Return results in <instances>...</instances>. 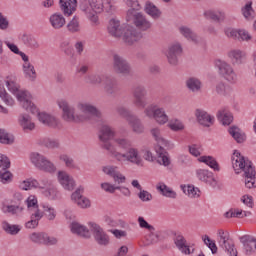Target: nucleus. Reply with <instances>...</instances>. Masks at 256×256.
Listing matches in <instances>:
<instances>
[{
  "label": "nucleus",
  "instance_id": "nucleus-58",
  "mask_svg": "<svg viewBox=\"0 0 256 256\" xmlns=\"http://www.w3.org/2000/svg\"><path fill=\"white\" fill-rule=\"evenodd\" d=\"M116 113L123 119H126L127 122L135 115L131 113L130 110L125 106H118L116 108Z\"/></svg>",
  "mask_w": 256,
  "mask_h": 256
},
{
  "label": "nucleus",
  "instance_id": "nucleus-62",
  "mask_svg": "<svg viewBox=\"0 0 256 256\" xmlns=\"http://www.w3.org/2000/svg\"><path fill=\"white\" fill-rule=\"evenodd\" d=\"M59 159L65 164V167H67L68 169H75L76 165L73 157L67 154H62L59 156Z\"/></svg>",
  "mask_w": 256,
  "mask_h": 256
},
{
  "label": "nucleus",
  "instance_id": "nucleus-26",
  "mask_svg": "<svg viewBox=\"0 0 256 256\" xmlns=\"http://www.w3.org/2000/svg\"><path fill=\"white\" fill-rule=\"evenodd\" d=\"M240 243H242L244 247V251L246 255H251L256 251V239L251 235H244L240 237Z\"/></svg>",
  "mask_w": 256,
  "mask_h": 256
},
{
  "label": "nucleus",
  "instance_id": "nucleus-8",
  "mask_svg": "<svg viewBox=\"0 0 256 256\" xmlns=\"http://www.w3.org/2000/svg\"><path fill=\"white\" fill-rule=\"evenodd\" d=\"M30 161L39 171H44L45 173H55L57 171L55 164L38 152H32L30 154Z\"/></svg>",
  "mask_w": 256,
  "mask_h": 256
},
{
  "label": "nucleus",
  "instance_id": "nucleus-34",
  "mask_svg": "<svg viewBox=\"0 0 256 256\" xmlns=\"http://www.w3.org/2000/svg\"><path fill=\"white\" fill-rule=\"evenodd\" d=\"M156 153L158 155L157 163H159V165H163L164 167H169V165H171L169 154L163 146H159L158 149H156Z\"/></svg>",
  "mask_w": 256,
  "mask_h": 256
},
{
  "label": "nucleus",
  "instance_id": "nucleus-49",
  "mask_svg": "<svg viewBox=\"0 0 256 256\" xmlns=\"http://www.w3.org/2000/svg\"><path fill=\"white\" fill-rule=\"evenodd\" d=\"M243 17L247 21H253L255 19V10H253V2H248L241 9Z\"/></svg>",
  "mask_w": 256,
  "mask_h": 256
},
{
  "label": "nucleus",
  "instance_id": "nucleus-64",
  "mask_svg": "<svg viewBox=\"0 0 256 256\" xmlns=\"http://www.w3.org/2000/svg\"><path fill=\"white\" fill-rule=\"evenodd\" d=\"M13 178V174H11L7 168H4L0 171V181L1 183H11V179Z\"/></svg>",
  "mask_w": 256,
  "mask_h": 256
},
{
  "label": "nucleus",
  "instance_id": "nucleus-4",
  "mask_svg": "<svg viewBox=\"0 0 256 256\" xmlns=\"http://www.w3.org/2000/svg\"><path fill=\"white\" fill-rule=\"evenodd\" d=\"M108 155L116 161H129L133 165H141V156H139V150L136 148L130 147L126 150V153H121L117 151V148L114 145L106 144Z\"/></svg>",
  "mask_w": 256,
  "mask_h": 256
},
{
  "label": "nucleus",
  "instance_id": "nucleus-14",
  "mask_svg": "<svg viewBox=\"0 0 256 256\" xmlns=\"http://www.w3.org/2000/svg\"><path fill=\"white\" fill-rule=\"evenodd\" d=\"M216 67L219 75L224 77L226 81H237V74L235 73V70H233V66H231V64L223 60H216Z\"/></svg>",
  "mask_w": 256,
  "mask_h": 256
},
{
  "label": "nucleus",
  "instance_id": "nucleus-31",
  "mask_svg": "<svg viewBox=\"0 0 256 256\" xmlns=\"http://www.w3.org/2000/svg\"><path fill=\"white\" fill-rule=\"evenodd\" d=\"M38 120L47 127H52L53 129L59 127V120L46 112H39Z\"/></svg>",
  "mask_w": 256,
  "mask_h": 256
},
{
  "label": "nucleus",
  "instance_id": "nucleus-44",
  "mask_svg": "<svg viewBox=\"0 0 256 256\" xmlns=\"http://www.w3.org/2000/svg\"><path fill=\"white\" fill-rule=\"evenodd\" d=\"M21 41L25 47H29V49H39V42L37 39L29 34H23L21 37Z\"/></svg>",
  "mask_w": 256,
  "mask_h": 256
},
{
  "label": "nucleus",
  "instance_id": "nucleus-11",
  "mask_svg": "<svg viewBox=\"0 0 256 256\" xmlns=\"http://www.w3.org/2000/svg\"><path fill=\"white\" fill-rule=\"evenodd\" d=\"M112 69L116 75H123L124 77L131 75V64L119 54H113Z\"/></svg>",
  "mask_w": 256,
  "mask_h": 256
},
{
  "label": "nucleus",
  "instance_id": "nucleus-61",
  "mask_svg": "<svg viewBox=\"0 0 256 256\" xmlns=\"http://www.w3.org/2000/svg\"><path fill=\"white\" fill-rule=\"evenodd\" d=\"M124 3L129 7L126 13H129L130 11L139 13V11H141V4L139 3V0H124Z\"/></svg>",
  "mask_w": 256,
  "mask_h": 256
},
{
  "label": "nucleus",
  "instance_id": "nucleus-23",
  "mask_svg": "<svg viewBox=\"0 0 256 256\" xmlns=\"http://www.w3.org/2000/svg\"><path fill=\"white\" fill-rule=\"evenodd\" d=\"M195 117L199 125H202L203 127H211L215 121V118L203 109H196Z\"/></svg>",
  "mask_w": 256,
  "mask_h": 256
},
{
  "label": "nucleus",
  "instance_id": "nucleus-55",
  "mask_svg": "<svg viewBox=\"0 0 256 256\" xmlns=\"http://www.w3.org/2000/svg\"><path fill=\"white\" fill-rule=\"evenodd\" d=\"M150 133L157 143H160V145H167V140L163 138V134H161V129H159V127L152 128Z\"/></svg>",
  "mask_w": 256,
  "mask_h": 256
},
{
  "label": "nucleus",
  "instance_id": "nucleus-24",
  "mask_svg": "<svg viewBox=\"0 0 256 256\" xmlns=\"http://www.w3.org/2000/svg\"><path fill=\"white\" fill-rule=\"evenodd\" d=\"M103 173L112 177L115 183H118V185H121V183H125V181H127V178L123 176L121 172H119L117 166H105L103 168Z\"/></svg>",
  "mask_w": 256,
  "mask_h": 256
},
{
  "label": "nucleus",
  "instance_id": "nucleus-3",
  "mask_svg": "<svg viewBox=\"0 0 256 256\" xmlns=\"http://www.w3.org/2000/svg\"><path fill=\"white\" fill-rule=\"evenodd\" d=\"M6 87L8 91L13 93L17 100L21 103L23 109L30 111L33 115L37 113V106L31 102V94L27 91H20L19 84H17V77L7 76L6 78Z\"/></svg>",
  "mask_w": 256,
  "mask_h": 256
},
{
  "label": "nucleus",
  "instance_id": "nucleus-54",
  "mask_svg": "<svg viewBox=\"0 0 256 256\" xmlns=\"http://www.w3.org/2000/svg\"><path fill=\"white\" fill-rule=\"evenodd\" d=\"M0 143H2V145H13V143H15V137L7 133V130L0 129Z\"/></svg>",
  "mask_w": 256,
  "mask_h": 256
},
{
  "label": "nucleus",
  "instance_id": "nucleus-1",
  "mask_svg": "<svg viewBox=\"0 0 256 256\" xmlns=\"http://www.w3.org/2000/svg\"><path fill=\"white\" fill-rule=\"evenodd\" d=\"M232 165L235 170H243L247 189H253L256 187L255 167H253V163L249 161V159H246L240 152L235 150L232 156Z\"/></svg>",
  "mask_w": 256,
  "mask_h": 256
},
{
  "label": "nucleus",
  "instance_id": "nucleus-10",
  "mask_svg": "<svg viewBox=\"0 0 256 256\" xmlns=\"http://www.w3.org/2000/svg\"><path fill=\"white\" fill-rule=\"evenodd\" d=\"M144 114L148 119H154L159 125H165L169 121V116L165 112V108H160L155 104H151L144 109Z\"/></svg>",
  "mask_w": 256,
  "mask_h": 256
},
{
  "label": "nucleus",
  "instance_id": "nucleus-56",
  "mask_svg": "<svg viewBox=\"0 0 256 256\" xmlns=\"http://www.w3.org/2000/svg\"><path fill=\"white\" fill-rule=\"evenodd\" d=\"M105 75L103 74H90L87 76L88 79V83H90V85H101V83H103V81L105 82Z\"/></svg>",
  "mask_w": 256,
  "mask_h": 256
},
{
  "label": "nucleus",
  "instance_id": "nucleus-30",
  "mask_svg": "<svg viewBox=\"0 0 256 256\" xmlns=\"http://www.w3.org/2000/svg\"><path fill=\"white\" fill-rule=\"evenodd\" d=\"M60 8L66 17L77 11V0H60Z\"/></svg>",
  "mask_w": 256,
  "mask_h": 256
},
{
  "label": "nucleus",
  "instance_id": "nucleus-46",
  "mask_svg": "<svg viewBox=\"0 0 256 256\" xmlns=\"http://www.w3.org/2000/svg\"><path fill=\"white\" fill-rule=\"evenodd\" d=\"M2 229L7 233V235H19L21 231V226L17 224H10L7 221L2 222Z\"/></svg>",
  "mask_w": 256,
  "mask_h": 256
},
{
  "label": "nucleus",
  "instance_id": "nucleus-63",
  "mask_svg": "<svg viewBox=\"0 0 256 256\" xmlns=\"http://www.w3.org/2000/svg\"><path fill=\"white\" fill-rule=\"evenodd\" d=\"M138 199L143 203H149V201H153V195L147 190H140L138 193Z\"/></svg>",
  "mask_w": 256,
  "mask_h": 256
},
{
  "label": "nucleus",
  "instance_id": "nucleus-9",
  "mask_svg": "<svg viewBox=\"0 0 256 256\" xmlns=\"http://www.w3.org/2000/svg\"><path fill=\"white\" fill-rule=\"evenodd\" d=\"M218 245L227 255L229 256H237V248H235V242L231 239V235L228 231H224L223 229L218 230Z\"/></svg>",
  "mask_w": 256,
  "mask_h": 256
},
{
  "label": "nucleus",
  "instance_id": "nucleus-36",
  "mask_svg": "<svg viewBox=\"0 0 256 256\" xmlns=\"http://www.w3.org/2000/svg\"><path fill=\"white\" fill-rule=\"evenodd\" d=\"M40 206L43 209V211H41L42 217H46V219L48 221H55V219L57 217V210H55V208H53V206H51L47 203H42V204H40Z\"/></svg>",
  "mask_w": 256,
  "mask_h": 256
},
{
  "label": "nucleus",
  "instance_id": "nucleus-29",
  "mask_svg": "<svg viewBox=\"0 0 256 256\" xmlns=\"http://www.w3.org/2000/svg\"><path fill=\"white\" fill-rule=\"evenodd\" d=\"M174 243L177 249H179L181 253H184V255H191L194 251V249L191 251V248L187 245V240L181 234H175Z\"/></svg>",
  "mask_w": 256,
  "mask_h": 256
},
{
  "label": "nucleus",
  "instance_id": "nucleus-19",
  "mask_svg": "<svg viewBox=\"0 0 256 256\" xmlns=\"http://www.w3.org/2000/svg\"><path fill=\"white\" fill-rule=\"evenodd\" d=\"M125 27H127V25H121V21L112 18L108 23L107 31L109 35H111V37H115V39H120V37H123Z\"/></svg>",
  "mask_w": 256,
  "mask_h": 256
},
{
  "label": "nucleus",
  "instance_id": "nucleus-57",
  "mask_svg": "<svg viewBox=\"0 0 256 256\" xmlns=\"http://www.w3.org/2000/svg\"><path fill=\"white\" fill-rule=\"evenodd\" d=\"M114 143H116V147L122 149V151H128L131 148V141L127 138H116Z\"/></svg>",
  "mask_w": 256,
  "mask_h": 256
},
{
  "label": "nucleus",
  "instance_id": "nucleus-45",
  "mask_svg": "<svg viewBox=\"0 0 256 256\" xmlns=\"http://www.w3.org/2000/svg\"><path fill=\"white\" fill-rule=\"evenodd\" d=\"M215 92L221 97H229L233 93V89L227 86L224 82H219L215 86Z\"/></svg>",
  "mask_w": 256,
  "mask_h": 256
},
{
  "label": "nucleus",
  "instance_id": "nucleus-12",
  "mask_svg": "<svg viewBox=\"0 0 256 256\" xmlns=\"http://www.w3.org/2000/svg\"><path fill=\"white\" fill-rule=\"evenodd\" d=\"M133 105L138 109H147V88L144 85H137L133 88Z\"/></svg>",
  "mask_w": 256,
  "mask_h": 256
},
{
  "label": "nucleus",
  "instance_id": "nucleus-39",
  "mask_svg": "<svg viewBox=\"0 0 256 256\" xmlns=\"http://www.w3.org/2000/svg\"><path fill=\"white\" fill-rule=\"evenodd\" d=\"M185 85L188 90L191 91V93H199L201 91L202 83L199 78L196 77H190L186 80Z\"/></svg>",
  "mask_w": 256,
  "mask_h": 256
},
{
  "label": "nucleus",
  "instance_id": "nucleus-35",
  "mask_svg": "<svg viewBox=\"0 0 256 256\" xmlns=\"http://www.w3.org/2000/svg\"><path fill=\"white\" fill-rule=\"evenodd\" d=\"M179 33L182 35V37H185L187 41H192V43H199V38L197 37V34L193 32V30L187 26H180L179 27Z\"/></svg>",
  "mask_w": 256,
  "mask_h": 256
},
{
  "label": "nucleus",
  "instance_id": "nucleus-20",
  "mask_svg": "<svg viewBox=\"0 0 256 256\" xmlns=\"http://www.w3.org/2000/svg\"><path fill=\"white\" fill-rule=\"evenodd\" d=\"M103 91L108 97H115L119 91V82L111 76H105Z\"/></svg>",
  "mask_w": 256,
  "mask_h": 256
},
{
  "label": "nucleus",
  "instance_id": "nucleus-40",
  "mask_svg": "<svg viewBox=\"0 0 256 256\" xmlns=\"http://www.w3.org/2000/svg\"><path fill=\"white\" fill-rule=\"evenodd\" d=\"M217 119L222 125H231L233 123V114L227 109H221L217 113Z\"/></svg>",
  "mask_w": 256,
  "mask_h": 256
},
{
  "label": "nucleus",
  "instance_id": "nucleus-50",
  "mask_svg": "<svg viewBox=\"0 0 256 256\" xmlns=\"http://www.w3.org/2000/svg\"><path fill=\"white\" fill-rule=\"evenodd\" d=\"M145 13H147V15H149L152 19H155V20L161 17V10H159L157 6L151 3H146Z\"/></svg>",
  "mask_w": 256,
  "mask_h": 256
},
{
  "label": "nucleus",
  "instance_id": "nucleus-33",
  "mask_svg": "<svg viewBox=\"0 0 256 256\" xmlns=\"http://www.w3.org/2000/svg\"><path fill=\"white\" fill-rule=\"evenodd\" d=\"M157 191L163 195V197H168L169 199H177V192L169 188L167 184L159 182L156 185Z\"/></svg>",
  "mask_w": 256,
  "mask_h": 256
},
{
  "label": "nucleus",
  "instance_id": "nucleus-27",
  "mask_svg": "<svg viewBox=\"0 0 256 256\" xmlns=\"http://www.w3.org/2000/svg\"><path fill=\"white\" fill-rule=\"evenodd\" d=\"M70 231L74 235H78L79 237H84L85 239H89V237H91V232L89 231V229H87L85 225H82L77 221H73L70 224Z\"/></svg>",
  "mask_w": 256,
  "mask_h": 256
},
{
  "label": "nucleus",
  "instance_id": "nucleus-6",
  "mask_svg": "<svg viewBox=\"0 0 256 256\" xmlns=\"http://www.w3.org/2000/svg\"><path fill=\"white\" fill-rule=\"evenodd\" d=\"M126 21L134 25L135 29L140 33L150 31L153 27V23L147 19V16L143 12L130 11L126 13Z\"/></svg>",
  "mask_w": 256,
  "mask_h": 256
},
{
  "label": "nucleus",
  "instance_id": "nucleus-17",
  "mask_svg": "<svg viewBox=\"0 0 256 256\" xmlns=\"http://www.w3.org/2000/svg\"><path fill=\"white\" fill-rule=\"evenodd\" d=\"M115 138V128L109 126V125H103L100 129L99 139L101 141V147L102 149H105L107 151V148L105 145H113L111 144V139Z\"/></svg>",
  "mask_w": 256,
  "mask_h": 256
},
{
  "label": "nucleus",
  "instance_id": "nucleus-59",
  "mask_svg": "<svg viewBox=\"0 0 256 256\" xmlns=\"http://www.w3.org/2000/svg\"><path fill=\"white\" fill-rule=\"evenodd\" d=\"M29 239L32 243H36V245H44L45 232H34L29 236Z\"/></svg>",
  "mask_w": 256,
  "mask_h": 256
},
{
  "label": "nucleus",
  "instance_id": "nucleus-7",
  "mask_svg": "<svg viewBox=\"0 0 256 256\" xmlns=\"http://www.w3.org/2000/svg\"><path fill=\"white\" fill-rule=\"evenodd\" d=\"M30 161L39 171H44L45 173H55L57 171L55 164L38 152H32L30 154Z\"/></svg>",
  "mask_w": 256,
  "mask_h": 256
},
{
  "label": "nucleus",
  "instance_id": "nucleus-21",
  "mask_svg": "<svg viewBox=\"0 0 256 256\" xmlns=\"http://www.w3.org/2000/svg\"><path fill=\"white\" fill-rule=\"evenodd\" d=\"M228 58L232 65H245L247 63V53L239 49H233L228 52Z\"/></svg>",
  "mask_w": 256,
  "mask_h": 256
},
{
  "label": "nucleus",
  "instance_id": "nucleus-25",
  "mask_svg": "<svg viewBox=\"0 0 256 256\" xmlns=\"http://www.w3.org/2000/svg\"><path fill=\"white\" fill-rule=\"evenodd\" d=\"M81 193H83V189L78 188L74 193L71 195L72 201L81 207L82 209H87L91 207V201L84 197Z\"/></svg>",
  "mask_w": 256,
  "mask_h": 256
},
{
  "label": "nucleus",
  "instance_id": "nucleus-42",
  "mask_svg": "<svg viewBox=\"0 0 256 256\" xmlns=\"http://www.w3.org/2000/svg\"><path fill=\"white\" fill-rule=\"evenodd\" d=\"M30 215V221L26 222L25 227L26 229H36L39 226V221L43 219V213L37 210V212H32Z\"/></svg>",
  "mask_w": 256,
  "mask_h": 256
},
{
  "label": "nucleus",
  "instance_id": "nucleus-38",
  "mask_svg": "<svg viewBox=\"0 0 256 256\" xmlns=\"http://www.w3.org/2000/svg\"><path fill=\"white\" fill-rule=\"evenodd\" d=\"M128 124L132 128V131L134 133H137V135H141V133H144L145 126H143V122H141V118H138L137 115H134L129 121Z\"/></svg>",
  "mask_w": 256,
  "mask_h": 256
},
{
  "label": "nucleus",
  "instance_id": "nucleus-22",
  "mask_svg": "<svg viewBox=\"0 0 256 256\" xmlns=\"http://www.w3.org/2000/svg\"><path fill=\"white\" fill-rule=\"evenodd\" d=\"M58 181L66 191H73L75 189V180L66 171H58Z\"/></svg>",
  "mask_w": 256,
  "mask_h": 256
},
{
  "label": "nucleus",
  "instance_id": "nucleus-51",
  "mask_svg": "<svg viewBox=\"0 0 256 256\" xmlns=\"http://www.w3.org/2000/svg\"><path fill=\"white\" fill-rule=\"evenodd\" d=\"M0 98L6 105H9L10 107H13L15 104V100L11 98V96L7 93L5 90V86L3 85V81L0 80Z\"/></svg>",
  "mask_w": 256,
  "mask_h": 256
},
{
  "label": "nucleus",
  "instance_id": "nucleus-53",
  "mask_svg": "<svg viewBox=\"0 0 256 256\" xmlns=\"http://www.w3.org/2000/svg\"><path fill=\"white\" fill-rule=\"evenodd\" d=\"M199 161L200 163H205V165H208V167L214 171H219V163H217V160H215V158L212 156H201Z\"/></svg>",
  "mask_w": 256,
  "mask_h": 256
},
{
  "label": "nucleus",
  "instance_id": "nucleus-37",
  "mask_svg": "<svg viewBox=\"0 0 256 256\" xmlns=\"http://www.w3.org/2000/svg\"><path fill=\"white\" fill-rule=\"evenodd\" d=\"M49 22L53 29H62V27H65L66 23L65 17L60 13L52 14L49 18Z\"/></svg>",
  "mask_w": 256,
  "mask_h": 256
},
{
  "label": "nucleus",
  "instance_id": "nucleus-48",
  "mask_svg": "<svg viewBox=\"0 0 256 256\" xmlns=\"http://www.w3.org/2000/svg\"><path fill=\"white\" fill-rule=\"evenodd\" d=\"M69 33H79L81 31V22L78 16H74L66 25Z\"/></svg>",
  "mask_w": 256,
  "mask_h": 256
},
{
  "label": "nucleus",
  "instance_id": "nucleus-28",
  "mask_svg": "<svg viewBox=\"0 0 256 256\" xmlns=\"http://www.w3.org/2000/svg\"><path fill=\"white\" fill-rule=\"evenodd\" d=\"M77 109L82 113H88L89 115H92L93 117H97L98 119H101V117H103V114L101 113V111L97 109V107L87 102H79L77 104Z\"/></svg>",
  "mask_w": 256,
  "mask_h": 256
},
{
  "label": "nucleus",
  "instance_id": "nucleus-43",
  "mask_svg": "<svg viewBox=\"0 0 256 256\" xmlns=\"http://www.w3.org/2000/svg\"><path fill=\"white\" fill-rule=\"evenodd\" d=\"M23 73L28 81H35L37 79V71L35 70V66L33 64H23L22 65Z\"/></svg>",
  "mask_w": 256,
  "mask_h": 256
},
{
  "label": "nucleus",
  "instance_id": "nucleus-47",
  "mask_svg": "<svg viewBox=\"0 0 256 256\" xmlns=\"http://www.w3.org/2000/svg\"><path fill=\"white\" fill-rule=\"evenodd\" d=\"M26 205H27V209L29 211V213H41L40 209H39V204L37 201V196H33L30 195L27 199H26Z\"/></svg>",
  "mask_w": 256,
  "mask_h": 256
},
{
  "label": "nucleus",
  "instance_id": "nucleus-2",
  "mask_svg": "<svg viewBox=\"0 0 256 256\" xmlns=\"http://www.w3.org/2000/svg\"><path fill=\"white\" fill-rule=\"evenodd\" d=\"M104 9H111V0H82L80 3V10L94 25L99 24L97 13H103Z\"/></svg>",
  "mask_w": 256,
  "mask_h": 256
},
{
  "label": "nucleus",
  "instance_id": "nucleus-52",
  "mask_svg": "<svg viewBox=\"0 0 256 256\" xmlns=\"http://www.w3.org/2000/svg\"><path fill=\"white\" fill-rule=\"evenodd\" d=\"M181 189L185 195H188V197H191L192 199H197V197H200L199 193H201V191L199 188L193 185L181 186Z\"/></svg>",
  "mask_w": 256,
  "mask_h": 256
},
{
  "label": "nucleus",
  "instance_id": "nucleus-15",
  "mask_svg": "<svg viewBox=\"0 0 256 256\" xmlns=\"http://www.w3.org/2000/svg\"><path fill=\"white\" fill-rule=\"evenodd\" d=\"M90 231L94 235V239L98 245H109V236L103 231V228L95 222L89 223Z\"/></svg>",
  "mask_w": 256,
  "mask_h": 256
},
{
  "label": "nucleus",
  "instance_id": "nucleus-41",
  "mask_svg": "<svg viewBox=\"0 0 256 256\" xmlns=\"http://www.w3.org/2000/svg\"><path fill=\"white\" fill-rule=\"evenodd\" d=\"M229 134L238 143H245V141L247 139V136L245 135V132H243L242 129L237 127V126L230 127L229 128Z\"/></svg>",
  "mask_w": 256,
  "mask_h": 256
},
{
  "label": "nucleus",
  "instance_id": "nucleus-13",
  "mask_svg": "<svg viewBox=\"0 0 256 256\" xmlns=\"http://www.w3.org/2000/svg\"><path fill=\"white\" fill-rule=\"evenodd\" d=\"M122 41L126 45H134L143 39V34L132 25H126L122 34Z\"/></svg>",
  "mask_w": 256,
  "mask_h": 256
},
{
  "label": "nucleus",
  "instance_id": "nucleus-32",
  "mask_svg": "<svg viewBox=\"0 0 256 256\" xmlns=\"http://www.w3.org/2000/svg\"><path fill=\"white\" fill-rule=\"evenodd\" d=\"M18 123L20 127H22L23 131H33V129H35V123L29 114H20L18 117Z\"/></svg>",
  "mask_w": 256,
  "mask_h": 256
},
{
  "label": "nucleus",
  "instance_id": "nucleus-60",
  "mask_svg": "<svg viewBox=\"0 0 256 256\" xmlns=\"http://www.w3.org/2000/svg\"><path fill=\"white\" fill-rule=\"evenodd\" d=\"M41 145L47 147V149H58L60 143L59 140L53 138H43L41 140Z\"/></svg>",
  "mask_w": 256,
  "mask_h": 256
},
{
  "label": "nucleus",
  "instance_id": "nucleus-5",
  "mask_svg": "<svg viewBox=\"0 0 256 256\" xmlns=\"http://www.w3.org/2000/svg\"><path fill=\"white\" fill-rule=\"evenodd\" d=\"M58 107L62 111V118L67 123H83L87 119L85 115L75 113V107L67 100H59Z\"/></svg>",
  "mask_w": 256,
  "mask_h": 256
},
{
  "label": "nucleus",
  "instance_id": "nucleus-16",
  "mask_svg": "<svg viewBox=\"0 0 256 256\" xmlns=\"http://www.w3.org/2000/svg\"><path fill=\"white\" fill-rule=\"evenodd\" d=\"M196 177L202 183H206V185H210V187H212V189H217L219 187V183L213 176V172H211L207 169H201V168L197 169Z\"/></svg>",
  "mask_w": 256,
  "mask_h": 256
},
{
  "label": "nucleus",
  "instance_id": "nucleus-18",
  "mask_svg": "<svg viewBox=\"0 0 256 256\" xmlns=\"http://www.w3.org/2000/svg\"><path fill=\"white\" fill-rule=\"evenodd\" d=\"M182 53L183 47H181V44L174 43L170 45L166 54L168 63L173 66L178 65Z\"/></svg>",
  "mask_w": 256,
  "mask_h": 256
}]
</instances>
